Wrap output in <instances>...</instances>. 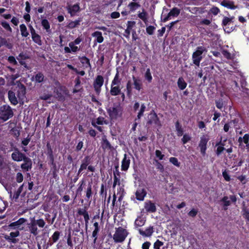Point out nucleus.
<instances>
[{
	"label": "nucleus",
	"instance_id": "f257e3e1",
	"mask_svg": "<svg viewBox=\"0 0 249 249\" xmlns=\"http://www.w3.org/2000/svg\"><path fill=\"white\" fill-rule=\"evenodd\" d=\"M224 77H219V83L221 85L223 91L220 89L221 98L219 99V121L221 117L223 119L221 124L225 123L226 118L228 117V112L231 108V103L229 96L228 92L232 89L234 91H237L240 89L238 84V78L233 73H228L224 74Z\"/></svg>",
	"mask_w": 249,
	"mask_h": 249
},
{
	"label": "nucleus",
	"instance_id": "f03ea898",
	"mask_svg": "<svg viewBox=\"0 0 249 249\" xmlns=\"http://www.w3.org/2000/svg\"><path fill=\"white\" fill-rule=\"evenodd\" d=\"M128 233L126 230L122 227L116 229L113 238L115 243H122L126 237Z\"/></svg>",
	"mask_w": 249,
	"mask_h": 249
},
{
	"label": "nucleus",
	"instance_id": "7ed1b4c3",
	"mask_svg": "<svg viewBox=\"0 0 249 249\" xmlns=\"http://www.w3.org/2000/svg\"><path fill=\"white\" fill-rule=\"evenodd\" d=\"M234 18L233 16L228 18L224 17L222 22V25L224 31L227 33H230L232 32L235 28L233 25V19Z\"/></svg>",
	"mask_w": 249,
	"mask_h": 249
},
{
	"label": "nucleus",
	"instance_id": "20e7f679",
	"mask_svg": "<svg viewBox=\"0 0 249 249\" xmlns=\"http://www.w3.org/2000/svg\"><path fill=\"white\" fill-rule=\"evenodd\" d=\"M107 111L111 119H115L121 116L122 109L120 105L114 104L107 109Z\"/></svg>",
	"mask_w": 249,
	"mask_h": 249
},
{
	"label": "nucleus",
	"instance_id": "39448f33",
	"mask_svg": "<svg viewBox=\"0 0 249 249\" xmlns=\"http://www.w3.org/2000/svg\"><path fill=\"white\" fill-rule=\"evenodd\" d=\"M13 116L11 107L7 105H3L0 108V118L6 121Z\"/></svg>",
	"mask_w": 249,
	"mask_h": 249
},
{
	"label": "nucleus",
	"instance_id": "423d86ee",
	"mask_svg": "<svg viewBox=\"0 0 249 249\" xmlns=\"http://www.w3.org/2000/svg\"><path fill=\"white\" fill-rule=\"evenodd\" d=\"M206 51L204 47L200 46L197 48L196 50L193 53L192 59L193 63L197 66H199V63L202 59V54Z\"/></svg>",
	"mask_w": 249,
	"mask_h": 249
},
{
	"label": "nucleus",
	"instance_id": "0eeeda50",
	"mask_svg": "<svg viewBox=\"0 0 249 249\" xmlns=\"http://www.w3.org/2000/svg\"><path fill=\"white\" fill-rule=\"evenodd\" d=\"M224 150H226L228 153L232 152V148L230 140H225L223 142L221 140L219 142V154Z\"/></svg>",
	"mask_w": 249,
	"mask_h": 249
},
{
	"label": "nucleus",
	"instance_id": "6e6552de",
	"mask_svg": "<svg viewBox=\"0 0 249 249\" xmlns=\"http://www.w3.org/2000/svg\"><path fill=\"white\" fill-rule=\"evenodd\" d=\"M104 78L101 75H98L93 82V87L97 94H99L101 91V88L104 83Z\"/></svg>",
	"mask_w": 249,
	"mask_h": 249
},
{
	"label": "nucleus",
	"instance_id": "1a4fd4ad",
	"mask_svg": "<svg viewBox=\"0 0 249 249\" xmlns=\"http://www.w3.org/2000/svg\"><path fill=\"white\" fill-rule=\"evenodd\" d=\"M147 118V125L155 124L157 126L160 125L159 119L155 113L151 112L149 114Z\"/></svg>",
	"mask_w": 249,
	"mask_h": 249
},
{
	"label": "nucleus",
	"instance_id": "9d476101",
	"mask_svg": "<svg viewBox=\"0 0 249 249\" xmlns=\"http://www.w3.org/2000/svg\"><path fill=\"white\" fill-rule=\"evenodd\" d=\"M209 138L207 135H203L200 138V142L199 143V147L200 148L201 153L204 155L205 153L206 149V145Z\"/></svg>",
	"mask_w": 249,
	"mask_h": 249
},
{
	"label": "nucleus",
	"instance_id": "9b49d317",
	"mask_svg": "<svg viewBox=\"0 0 249 249\" xmlns=\"http://www.w3.org/2000/svg\"><path fill=\"white\" fill-rule=\"evenodd\" d=\"M28 227L31 233L35 236L38 234V231L37 225L35 222V218L33 217L30 219V222L28 224Z\"/></svg>",
	"mask_w": 249,
	"mask_h": 249
},
{
	"label": "nucleus",
	"instance_id": "f8f14e48",
	"mask_svg": "<svg viewBox=\"0 0 249 249\" xmlns=\"http://www.w3.org/2000/svg\"><path fill=\"white\" fill-rule=\"evenodd\" d=\"M180 13V10L178 8H173L162 19L163 22H166L167 20L171 19L172 17H176L179 15Z\"/></svg>",
	"mask_w": 249,
	"mask_h": 249
},
{
	"label": "nucleus",
	"instance_id": "ddd939ff",
	"mask_svg": "<svg viewBox=\"0 0 249 249\" xmlns=\"http://www.w3.org/2000/svg\"><path fill=\"white\" fill-rule=\"evenodd\" d=\"M11 157L13 160L16 161H19L22 160L24 157H26V156L24 154L20 153L17 149H16L12 154Z\"/></svg>",
	"mask_w": 249,
	"mask_h": 249
},
{
	"label": "nucleus",
	"instance_id": "4468645a",
	"mask_svg": "<svg viewBox=\"0 0 249 249\" xmlns=\"http://www.w3.org/2000/svg\"><path fill=\"white\" fill-rule=\"evenodd\" d=\"M24 163L21 165V168L26 171H29L32 168V163L31 160L27 157H24Z\"/></svg>",
	"mask_w": 249,
	"mask_h": 249
},
{
	"label": "nucleus",
	"instance_id": "2eb2a0df",
	"mask_svg": "<svg viewBox=\"0 0 249 249\" xmlns=\"http://www.w3.org/2000/svg\"><path fill=\"white\" fill-rule=\"evenodd\" d=\"M144 209L149 213H155L156 211V207L154 203L151 201H148L144 203Z\"/></svg>",
	"mask_w": 249,
	"mask_h": 249
},
{
	"label": "nucleus",
	"instance_id": "dca6fc26",
	"mask_svg": "<svg viewBox=\"0 0 249 249\" xmlns=\"http://www.w3.org/2000/svg\"><path fill=\"white\" fill-rule=\"evenodd\" d=\"M220 4L230 9L234 10L237 8V6L234 5V2L229 0H223L220 2Z\"/></svg>",
	"mask_w": 249,
	"mask_h": 249
},
{
	"label": "nucleus",
	"instance_id": "f3484780",
	"mask_svg": "<svg viewBox=\"0 0 249 249\" xmlns=\"http://www.w3.org/2000/svg\"><path fill=\"white\" fill-rule=\"evenodd\" d=\"M139 233L142 236L149 237L151 236L154 232L153 227L152 226H150L145 231H143L142 230L140 229H139Z\"/></svg>",
	"mask_w": 249,
	"mask_h": 249
},
{
	"label": "nucleus",
	"instance_id": "a211bd4d",
	"mask_svg": "<svg viewBox=\"0 0 249 249\" xmlns=\"http://www.w3.org/2000/svg\"><path fill=\"white\" fill-rule=\"evenodd\" d=\"M89 157L86 156L82 161V164L78 171V175H79L83 170L86 169L89 163Z\"/></svg>",
	"mask_w": 249,
	"mask_h": 249
},
{
	"label": "nucleus",
	"instance_id": "6ab92c4d",
	"mask_svg": "<svg viewBox=\"0 0 249 249\" xmlns=\"http://www.w3.org/2000/svg\"><path fill=\"white\" fill-rule=\"evenodd\" d=\"M220 205L222 206V209L226 211L228 209V206L231 204L230 200H229V197L224 196L220 200Z\"/></svg>",
	"mask_w": 249,
	"mask_h": 249
},
{
	"label": "nucleus",
	"instance_id": "aec40b11",
	"mask_svg": "<svg viewBox=\"0 0 249 249\" xmlns=\"http://www.w3.org/2000/svg\"><path fill=\"white\" fill-rule=\"evenodd\" d=\"M130 160L129 157H127L126 154H124V159L122 162V170L126 171L129 168Z\"/></svg>",
	"mask_w": 249,
	"mask_h": 249
},
{
	"label": "nucleus",
	"instance_id": "412c9836",
	"mask_svg": "<svg viewBox=\"0 0 249 249\" xmlns=\"http://www.w3.org/2000/svg\"><path fill=\"white\" fill-rule=\"evenodd\" d=\"M136 198L140 201H142L144 199L145 196L146 195L145 190L143 188L138 189L136 192Z\"/></svg>",
	"mask_w": 249,
	"mask_h": 249
},
{
	"label": "nucleus",
	"instance_id": "4be33fe9",
	"mask_svg": "<svg viewBox=\"0 0 249 249\" xmlns=\"http://www.w3.org/2000/svg\"><path fill=\"white\" fill-rule=\"evenodd\" d=\"M226 48H225V47L220 48L221 53L225 58L228 60H231L233 58V55L227 50V48H228V46H226Z\"/></svg>",
	"mask_w": 249,
	"mask_h": 249
},
{
	"label": "nucleus",
	"instance_id": "5701e85b",
	"mask_svg": "<svg viewBox=\"0 0 249 249\" xmlns=\"http://www.w3.org/2000/svg\"><path fill=\"white\" fill-rule=\"evenodd\" d=\"M135 25V22L134 21H128L127 23V28L125 29L124 32V36L126 38H129L130 34V32L132 29Z\"/></svg>",
	"mask_w": 249,
	"mask_h": 249
},
{
	"label": "nucleus",
	"instance_id": "b1692460",
	"mask_svg": "<svg viewBox=\"0 0 249 249\" xmlns=\"http://www.w3.org/2000/svg\"><path fill=\"white\" fill-rule=\"evenodd\" d=\"M122 87L120 86L111 85L110 93L112 96H116L121 93Z\"/></svg>",
	"mask_w": 249,
	"mask_h": 249
},
{
	"label": "nucleus",
	"instance_id": "393cba45",
	"mask_svg": "<svg viewBox=\"0 0 249 249\" xmlns=\"http://www.w3.org/2000/svg\"><path fill=\"white\" fill-rule=\"evenodd\" d=\"M67 9L69 13L72 16L75 15L79 11L80 7L78 4H76L72 6H69L67 7Z\"/></svg>",
	"mask_w": 249,
	"mask_h": 249
},
{
	"label": "nucleus",
	"instance_id": "a878e982",
	"mask_svg": "<svg viewBox=\"0 0 249 249\" xmlns=\"http://www.w3.org/2000/svg\"><path fill=\"white\" fill-rule=\"evenodd\" d=\"M91 36L93 37L96 38L95 41L97 42L98 43H101L104 41V37L102 36V34L101 32L96 31L93 33L91 34Z\"/></svg>",
	"mask_w": 249,
	"mask_h": 249
},
{
	"label": "nucleus",
	"instance_id": "bb28decb",
	"mask_svg": "<svg viewBox=\"0 0 249 249\" xmlns=\"http://www.w3.org/2000/svg\"><path fill=\"white\" fill-rule=\"evenodd\" d=\"M133 81L134 86V88L138 90H140L142 88V82L141 80L136 78L135 77L133 76Z\"/></svg>",
	"mask_w": 249,
	"mask_h": 249
},
{
	"label": "nucleus",
	"instance_id": "cd10ccee",
	"mask_svg": "<svg viewBox=\"0 0 249 249\" xmlns=\"http://www.w3.org/2000/svg\"><path fill=\"white\" fill-rule=\"evenodd\" d=\"M27 221V220L24 218H20L16 222L11 223L9 225L10 227L19 228L22 224Z\"/></svg>",
	"mask_w": 249,
	"mask_h": 249
},
{
	"label": "nucleus",
	"instance_id": "c85d7f7f",
	"mask_svg": "<svg viewBox=\"0 0 249 249\" xmlns=\"http://www.w3.org/2000/svg\"><path fill=\"white\" fill-rule=\"evenodd\" d=\"M8 97L12 104L14 105H16L18 104V102L14 92L12 91H9Z\"/></svg>",
	"mask_w": 249,
	"mask_h": 249
},
{
	"label": "nucleus",
	"instance_id": "c756f323",
	"mask_svg": "<svg viewBox=\"0 0 249 249\" xmlns=\"http://www.w3.org/2000/svg\"><path fill=\"white\" fill-rule=\"evenodd\" d=\"M24 183L22 184L18 188V189L15 191V192L14 193L13 196V199H14L16 201L17 200V199L18 198L19 196L22 191H23V188L24 186Z\"/></svg>",
	"mask_w": 249,
	"mask_h": 249
},
{
	"label": "nucleus",
	"instance_id": "7c9ffc66",
	"mask_svg": "<svg viewBox=\"0 0 249 249\" xmlns=\"http://www.w3.org/2000/svg\"><path fill=\"white\" fill-rule=\"evenodd\" d=\"M0 43L2 46H5L8 49H12L13 45L11 43H8L6 38L0 36Z\"/></svg>",
	"mask_w": 249,
	"mask_h": 249
},
{
	"label": "nucleus",
	"instance_id": "2f4dec72",
	"mask_svg": "<svg viewBox=\"0 0 249 249\" xmlns=\"http://www.w3.org/2000/svg\"><path fill=\"white\" fill-rule=\"evenodd\" d=\"M178 86L181 90H183L186 88L187 83L185 82L182 77H179L178 78Z\"/></svg>",
	"mask_w": 249,
	"mask_h": 249
},
{
	"label": "nucleus",
	"instance_id": "473e14b6",
	"mask_svg": "<svg viewBox=\"0 0 249 249\" xmlns=\"http://www.w3.org/2000/svg\"><path fill=\"white\" fill-rule=\"evenodd\" d=\"M81 62L84 65L85 68H89L91 69V65L89 62V60L86 56H82L80 58Z\"/></svg>",
	"mask_w": 249,
	"mask_h": 249
},
{
	"label": "nucleus",
	"instance_id": "72a5a7b5",
	"mask_svg": "<svg viewBox=\"0 0 249 249\" xmlns=\"http://www.w3.org/2000/svg\"><path fill=\"white\" fill-rule=\"evenodd\" d=\"M121 79L119 78V74L117 72L111 82V85L121 86Z\"/></svg>",
	"mask_w": 249,
	"mask_h": 249
},
{
	"label": "nucleus",
	"instance_id": "f704fd0d",
	"mask_svg": "<svg viewBox=\"0 0 249 249\" xmlns=\"http://www.w3.org/2000/svg\"><path fill=\"white\" fill-rule=\"evenodd\" d=\"M20 30L22 36L27 37L29 35L26 26L22 24L20 25Z\"/></svg>",
	"mask_w": 249,
	"mask_h": 249
},
{
	"label": "nucleus",
	"instance_id": "c9c22d12",
	"mask_svg": "<svg viewBox=\"0 0 249 249\" xmlns=\"http://www.w3.org/2000/svg\"><path fill=\"white\" fill-rule=\"evenodd\" d=\"M146 108V107L144 104H142L141 106V108L139 112L138 113V115L137 118L135 119V121L138 120H140L141 118L143 115V112L145 111Z\"/></svg>",
	"mask_w": 249,
	"mask_h": 249
},
{
	"label": "nucleus",
	"instance_id": "e433bc0d",
	"mask_svg": "<svg viewBox=\"0 0 249 249\" xmlns=\"http://www.w3.org/2000/svg\"><path fill=\"white\" fill-rule=\"evenodd\" d=\"M147 14L144 9L142 10V12L139 13L138 15V17L142 20L145 23L147 21Z\"/></svg>",
	"mask_w": 249,
	"mask_h": 249
},
{
	"label": "nucleus",
	"instance_id": "4c0bfd02",
	"mask_svg": "<svg viewBox=\"0 0 249 249\" xmlns=\"http://www.w3.org/2000/svg\"><path fill=\"white\" fill-rule=\"evenodd\" d=\"M35 80L36 82L38 83H41L43 81L44 79V76L43 74L41 72L37 73L35 76Z\"/></svg>",
	"mask_w": 249,
	"mask_h": 249
},
{
	"label": "nucleus",
	"instance_id": "58836bf2",
	"mask_svg": "<svg viewBox=\"0 0 249 249\" xmlns=\"http://www.w3.org/2000/svg\"><path fill=\"white\" fill-rule=\"evenodd\" d=\"M32 38L33 40L38 45H41L42 44L40 36L37 34L32 36Z\"/></svg>",
	"mask_w": 249,
	"mask_h": 249
},
{
	"label": "nucleus",
	"instance_id": "ea45409f",
	"mask_svg": "<svg viewBox=\"0 0 249 249\" xmlns=\"http://www.w3.org/2000/svg\"><path fill=\"white\" fill-rule=\"evenodd\" d=\"M145 220L141 217L137 218L135 221V225L137 227H141L144 225Z\"/></svg>",
	"mask_w": 249,
	"mask_h": 249
},
{
	"label": "nucleus",
	"instance_id": "a19ab883",
	"mask_svg": "<svg viewBox=\"0 0 249 249\" xmlns=\"http://www.w3.org/2000/svg\"><path fill=\"white\" fill-rule=\"evenodd\" d=\"M103 147L104 149H110L112 148V146L110 144L109 142L106 138L103 139Z\"/></svg>",
	"mask_w": 249,
	"mask_h": 249
},
{
	"label": "nucleus",
	"instance_id": "79ce46f5",
	"mask_svg": "<svg viewBox=\"0 0 249 249\" xmlns=\"http://www.w3.org/2000/svg\"><path fill=\"white\" fill-rule=\"evenodd\" d=\"M41 24L47 32L50 31V24L47 19H43L41 22Z\"/></svg>",
	"mask_w": 249,
	"mask_h": 249
},
{
	"label": "nucleus",
	"instance_id": "37998d69",
	"mask_svg": "<svg viewBox=\"0 0 249 249\" xmlns=\"http://www.w3.org/2000/svg\"><path fill=\"white\" fill-rule=\"evenodd\" d=\"M243 142L246 144L247 149H249V134H245L243 137Z\"/></svg>",
	"mask_w": 249,
	"mask_h": 249
},
{
	"label": "nucleus",
	"instance_id": "c03bdc74",
	"mask_svg": "<svg viewBox=\"0 0 249 249\" xmlns=\"http://www.w3.org/2000/svg\"><path fill=\"white\" fill-rule=\"evenodd\" d=\"M35 222L39 228H43L44 227L46 223L43 219H39L36 220L35 219Z\"/></svg>",
	"mask_w": 249,
	"mask_h": 249
},
{
	"label": "nucleus",
	"instance_id": "a18cd8bd",
	"mask_svg": "<svg viewBox=\"0 0 249 249\" xmlns=\"http://www.w3.org/2000/svg\"><path fill=\"white\" fill-rule=\"evenodd\" d=\"M243 216L244 218L249 222V210L246 208L243 209Z\"/></svg>",
	"mask_w": 249,
	"mask_h": 249
},
{
	"label": "nucleus",
	"instance_id": "49530a36",
	"mask_svg": "<svg viewBox=\"0 0 249 249\" xmlns=\"http://www.w3.org/2000/svg\"><path fill=\"white\" fill-rule=\"evenodd\" d=\"M140 6V5L138 3L134 2H130L128 4V7L131 11H134L136 9V8L139 7Z\"/></svg>",
	"mask_w": 249,
	"mask_h": 249
},
{
	"label": "nucleus",
	"instance_id": "de8ad7c7",
	"mask_svg": "<svg viewBox=\"0 0 249 249\" xmlns=\"http://www.w3.org/2000/svg\"><path fill=\"white\" fill-rule=\"evenodd\" d=\"M169 161L174 164L175 166L179 167L180 166V162H178V160L175 157H171L169 159Z\"/></svg>",
	"mask_w": 249,
	"mask_h": 249
},
{
	"label": "nucleus",
	"instance_id": "09e8293b",
	"mask_svg": "<svg viewBox=\"0 0 249 249\" xmlns=\"http://www.w3.org/2000/svg\"><path fill=\"white\" fill-rule=\"evenodd\" d=\"M144 77L149 82H150L151 81L152 77L151 76L150 70L149 69H147L146 70Z\"/></svg>",
	"mask_w": 249,
	"mask_h": 249
},
{
	"label": "nucleus",
	"instance_id": "8fccbe9b",
	"mask_svg": "<svg viewBox=\"0 0 249 249\" xmlns=\"http://www.w3.org/2000/svg\"><path fill=\"white\" fill-rule=\"evenodd\" d=\"M108 121L107 120H105L103 117H98L97 119L96 123L98 124H108Z\"/></svg>",
	"mask_w": 249,
	"mask_h": 249
},
{
	"label": "nucleus",
	"instance_id": "3c124183",
	"mask_svg": "<svg viewBox=\"0 0 249 249\" xmlns=\"http://www.w3.org/2000/svg\"><path fill=\"white\" fill-rule=\"evenodd\" d=\"M60 232L58 231H55L52 235V240L53 243L56 242L59 238Z\"/></svg>",
	"mask_w": 249,
	"mask_h": 249
},
{
	"label": "nucleus",
	"instance_id": "603ef678",
	"mask_svg": "<svg viewBox=\"0 0 249 249\" xmlns=\"http://www.w3.org/2000/svg\"><path fill=\"white\" fill-rule=\"evenodd\" d=\"M155 30V27L153 26H149L146 28V31L147 34L150 35H152L154 34V30Z\"/></svg>",
	"mask_w": 249,
	"mask_h": 249
},
{
	"label": "nucleus",
	"instance_id": "864d4df0",
	"mask_svg": "<svg viewBox=\"0 0 249 249\" xmlns=\"http://www.w3.org/2000/svg\"><path fill=\"white\" fill-rule=\"evenodd\" d=\"M222 176L226 181L231 180V177L228 172L225 170L222 173Z\"/></svg>",
	"mask_w": 249,
	"mask_h": 249
},
{
	"label": "nucleus",
	"instance_id": "5fc2aeb1",
	"mask_svg": "<svg viewBox=\"0 0 249 249\" xmlns=\"http://www.w3.org/2000/svg\"><path fill=\"white\" fill-rule=\"evenodd\" d=\"M155 165L157 169H159L161 173L163 172V166L157 160H155Z\"/></svg>",
	"mask_w": 249,
	"mask_h": 249
},
{
	"label": "nucleus",
	"instance_id": "6e6d98bb",
	"mask_svg": "<svg viewBox=\"0 0 249 249\" xmlns=\"http://www.w3.org/2000/svg\"><path fill=\"white\" fill-rule=\"evenodd\" d=\"M16 179L17 182L20 183L23 180V176L21 173H18L16 175Z\"/></svg>",
	"mask_w": 249,
	"mask_h": 249
},
{
	"label": "nucleus",
	"instance_id": "4d7b16f0",
	"mask_svg": "<svg viewBox=\"0 0 249 249\" xmlns=\"http://www.w3.org/2000/svg\"><path fill=\"white\" fill-rule=\"evenodd\" d=\"M163 245V242L157 240L154 244V248L155 249H160V247Z\"/></svg>",
	"mask_w": 249,
	"mask_h": 249
},
{
	"label": "nucleus",
	"instance_id": "13d9d810",
	"mask_svg": "<svg viewBox=\"0 0 249 249\" xmlns=\"http://www.w3.org/2000/svg\"><path fill=\"white\" fill-rule=\"evenodd\" d=\"M91 185H89L86 191V197L88 199L91 196Z\"/></svg>",
	"mask_w": 249,
	"mask_h": 249
},
{
	"label": "nucleus",
	"instance_id": "bf43d9fd",
	"mask_svg": "<svg viewBox=\"0 0 249 249\" xmlns=\"http://www.w3.org/2000/svg\"><path fill=\"white\" fill-rule=\"evenodd\" d=\"M74 45V43L72 42H71L69 44V46L71 48V50L72 52H76L78 49V47L75 46Z\"/></svg>",
	"mask_w": 249,
	"mask_h": 249
},
{
	"label": "nucleus",
	"instance_id": "052dcab7",
	"mask_svg": "<svg viewBox=\"0 0 249 249\" xmlns=\"http://www.w3.org/2000/svg\"><path fill=\"white\" fill-rule=\"evenodd\" d=\"M79 22L80 21L78 20L71 22L69 23V27L71 28H73L76 27L77 25H79Z\"/></svg>",
	"mask_w": 249,
	"mask_h": 249
},
{
	"label": "nucleus",
	"instance_id": "680f3d73",
	"mask_svg": "<svg viewBox=\"0 0 249 249\" xmlns=\"http://www.w3.org/2000/svg\"><path fill=\"white\" fill-rule=\"evenodd\" d=\"M191 140V137L187 134H185L182 139V142L185 144Z\"/></svg>",
	"mask_w": 249,
	"mask_h": 249
},
{
	"label": "nucleus",
	"instance_id": "e2e57ef3",
	"mask_svg": "<svg viewBox=\"0 0 249 249\" xmlns=\"http://www.w3.org/2000/svg\"><path fill=\"white\" fill-rule=\"evenodd\" d=\"M156 156L157 158L159 159V160H161L163 158L164 155L162 154L160 151L159 150H156L155 152Z\"/></svg>",
	"mask_w": 249,
	"mask_h": 249
},
{
	"label": "nucleus",
	"instance_id": "0e129e2a",
	"mask_svg": "<svg viewBox=\"0 0 249 249\" xmlns=\"http://www.w3.org/2000/svg\"><path fill=\"white\" fill-rule=\"evenodd\" d=\"M197 211L195 209H193L189 213H188V215L192 217H194L196 216L197 213Z\"/></svg>",
	"mask_w": 249,
	"mask_h": 249
},
{
	"label": "nucleus",
	"instance_id": "69168bd1",
	"mask_svg": "<svg viewBox=\"0 0 249 249\" xmlns=\"http://www.w3.org/2000/svg\"><path fill=\"white\" fill-rule=\"evenodd\" d=\"M1 25L5 29L9 30V31H11V28L10 27L9 23H8L7 22H6V21L2 22L1 23Z\"/></svg>",
	"mask_w": 249,
	"mask_h": 249
},
{
	"label": "nucleus",
	"instance_id": "338daca9",
	"mask_svg": "<svg viewBox=\"0 0 249 249\" xmlns=\"http://www.w3.org/2000/svg\"><path fill=\"white\" fill-rule=\"evenodd\" d=\"M237 178L240 180L243 184H245L246 183V181H244L246 179V176L244 175L238 176L237 177Z\"/></svg>",
	"mask_w": 249,
	"mask_h": 249
},
{
	"label": "nucleus",
	"instance_id": "774afa93",
	"mask_svg": "<svg viewBox=\"0 0 249 249\" xmlns=\"http://www.w3.org/2000/svg\"><path fill=\"white\" fill-rule=\"evenodd\" d=\"M150 245H151V244L149 242H147V241L145 242L142 244V249H149V248Z\"/></svg>",
	"mask_w": 249,
	"mask_h": 249
}]
</instances>
